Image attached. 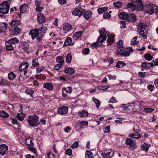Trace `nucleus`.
<instances>
[{"mask_svg":"<svg viewBox=\"0 0 158 158\" xmlns=\"http://www.w3.org/2000/svg\"><path fill=\"white\" fill-rule=\"evenodd\" d=\"M45 68V67L43 66H41L39 68H37L36 69L37 73H39L41 72Z\"/></svg>","mask_w":158,"mask_h":158,"instance_id":"58","label":"nucleus"},{"mask_svg":"<svg viewBox=\"0 0 158 158\" xmlns=\"http://www.w3.org/2000/svg\"><path fill=\"white\" fill-rule=\"evenodd\" d=\"M21 30V29L19 27H15L12 30V35L15 36L17 35L20 32Z\"/></svg>","mask_w":158,"mask_h":158,"instance_id":"30","label":"nucleus"},{"mask_svg":"<svg viewBox=\"0 0 158 158\" xmlns=\"http://www.w3.org/2000/svg\"><path fill=\"white\" fill-rule=\"evenodd\" d=\"M21 24V21L19 20H14L10 23V24L12 27H16Z\"/></svg>","mask_w":158,"mask_h":158,"instance_id":"27","label":"nucleus"},{"mask_svg":"<svg viewBox=\"0 0 158 158\" xmlns=\"http://www.w3.org/2000/svg\"><path fill=\"white\" fill-rule=\"evenodd\" d=\"M7 26L8 24L6 23H0V33L5 32Z\"/></svg>","mask_w":158,"mask_h":158,"instance_id":"23","label":"nucleus"},{"mask_svg":"<svg viewBox=\"0 0 158 158\" xmlns=\"http://www.w3.org/2000/svg\"><path fill=\"white\" fill-rule=\"evenodd\" d=\"M116 100L114 97H112L108 101V102L110 103H115L116 102Z\"/></svg>","mask_w":158,"mask_h":158,"instance_id":"63","label":"nucleus"},{"mask_svg":"<svg viewBox=\"0 0 158 158\" xmlns=\"http://www.w3.org/2000/svg\"><path fill=\"white\" fill-rule=\"evenodd\" d=\"M28 10V6L26 4H23L20 7V11L21 13H25Z\"/></svg>","mask_w":158,"mask_h":158,"instance_id":"14","label":"nucleus"},{"mask_svg":"<svg viewBox=\"0 0 158 158\" xmlns=\"http://www.w3.org/2000/svg\"><path fill=\"white\" fill-rule=\"evenodd\" d=\"M29 64L27 62L22 63L19 67V69L20 71H23V70H27L28 69Z\"/></svg>","mask_w":158,"mask_h":158,"instance_id":"22","label":"nucleus"},{"mask_svg":"<svg viewBox=\"0 0 158 158\" xmlns=\"http://www.w3.org/2000/svg\"><path fill=\"white\" fill-rule=\"evenodd\" d=\"M137 31L139 35L144 39L147 37L148 34L147 26V25L143 23H139L137 26Z\"/></svg>","mask_w":158,"mask_h":158,"instance_id":"4","label":"nucleus"},{"mask_svg":"<svg viewBox=\"0 0 158 158\" xmlns=\"http://www.w3.org/2000/svg\"><path fill=\"white\" fill-rule=\"evenodd\" d=\"M128 136L129 137L132 138L136 139H139L141 138V135L139 134H129Z\"/></svg>","mask_w":158,"mask_h":158,"instance_id":"36","label":"nucleus"},{"mask_svg":"<svg viewBox=\"0 0 158 158\" xmlns=\"http://www.w3.org/2000/svg\"><path fill=\"white\" fill-rule=\"evenodd\" d=\"M8 147L6 144H3L0 145V154L5 155L8 153Z\"/></svg>","mask_w":158,"mask_h":158,"instance_id":"13","label":"nucleus"},{"mask_svg":"<svg viewBox=\"0 0 158 158\" xmlns=\"http://www.w3.org/2000/svg\"><path fill=\"white\" fill-rule=\"evenodd\" d=\"M79 146V143L77 141H76L73 143L70 146V147L73 149L76 148L78 147Z\"/></svg>","mask_w":158,"mask_h":158,"instance_id":"54","label":"nucleus"},{"mask_svg":"<svg viewBox=\"0 0 158 158\" xmlns=\"http://www.w3.org/2000/svg\"><path fill=\"white\" fill-rule=\"evenodd\" d=\"M106 61L108 62L109 63V64H111L113 63L114 60L112 57H108L106 59Z\"/></svg>","mask_w":158,"mask_h":158,"instance_id":"52","label":"nucleus"},{"mask_svg":"<svg viewBox=\"0 0 158 158\" xmlns=\"http://www.w3.org/2000/svg\"><path fill=\"white\" fill-rule=\"evenodd\" d=\"M129 14L125 12H122L118 14V17L122 19H128L129 18Z\"/></svg>","mask_w":158,"mask_h":158,"instance_id":"25","label":"nucleus"},{"mask_svg":"<svg viewBox=\"0 0 158 158\" xmlns=\"http://www.w3.org/2000/svg\"><path fill=\"white\" fill-rule=\"evenodd\" d=\"M143 8L144 6L142 0H134L133 2L130 3L127 5V9L129 11H140Z\"/></svg>","mask_w":158,"mask_h":158,"instance_id":"3","label":"nucleus"},{"mask_svg":"<svg viewBox=\"0 0 158 158\" xmlns=\"http://www.w3.org/2000/svg\"><path fill=\"white\" fill-rule=\"evenodd\" d=\"M32 141L31 137H29L28 138L26 139L25 143L29 146H33L34 143L32 142Z\"/></svg>","mask_w":158,"mask_h":158,"instance_id":"37","label":"nucleus"},{"mask_svg":"<svg viewBox=\"0 0 158 158\" xmlns=\"http://www.w3.org/2000/svg\"><path fill=\"white\" fill-rule=\"evenodd\" d=\"M38 21L39 23H43L45 21V18L44 15L42 13H40L37 15Z\"/></svg>","mask_w":158,"mask_h":158,"instance_id":"16","label":"nucleus"},{"mask_svg":"<svg viewBox=\"0 0 158 158\" xmlns=\"http://www.w3.org/2000/svg\"><path fill=\"white\" fill-rule=\"evenodd\" d=\"M39 118L36 115H29L27 119L28 125L30 127H36L38 126L40 124L39 122Z\"/></svg>","mask_w":158,"mask_h":158,"instance_id":"6","label":"nucleus"},{"mask_svg":"<svg viewBox=\"0 0 158 158\" xmlns=\"http://www.w3.org/2000/svg\"><path fill=\"white\" fill-rule=\"evenodd\" d=\"M137 37V36H135L132 39L131 42V45H136L139 43V41H136Z\"/></svg>","mask_w":158,"mask_h":158,"instance_id":"46","label":"nucleus"},{"mask_svg":"<svg viewBox=\"0 0 158 158\" xmlns=\"http://www.w3.org/2000/svg\"><path fill=\"white\" fill-rule=\"evenodd\" d=\"M151 145L146 143H144L141 146V148L146 152L148 151L149 148Z\"/></svg>","mask_w":158,"mask_h":158,"instance_id":"41","label":"nucleus"},{"mask_svg":"<svg viewBox=\"0 0 158 158\" xmlns=\"http://www.w3.org/2000/svg\"><path fill=\"white\" fill-rule=\"evenodd\" d=\"M29 45L27 43H24L23 44L22 49L25 52H27L29 48Z\"/></svg>","mask_w":158,"mask_h":158,"instance_id":"51","label":"nucleus"},{"mask_svg":"<svg viewBox=\"0 0 158 158\" xmlns=\"http://www.w3.org/2000/svg\"><path fill=\"white\" fill-rule=\"evenodd\" d=\"M88 123L86 121H81L78 123L80 130H82L88 127Z\"/></svg>","mask_w":158,"mask_h":158,"instance_id":"17","label":"nucleus"},{"mask_svg":"<svg viewBox=\"0 0 158 158\" xmlns=\"http://www.w3.org/2000/svg\"><path fill=\"white\" fill-rule=\"evenodd\" d=\"M154 109L152 108H145L143 109V111L146 113H151L154 111Z\"/></svg>","mask_w":158,"mask_h":158,"instance_id":"56","label":"nucleus"},{"mask_svg":"<svg viewBox=\"0 0 158 158\" xmlns=\"http://www.w3.org/2000/svg\"><path fill=\"white\" fill-rule=\"evenodd\" d=\"M25 93L26 94L29 95L31 97L33 98V94L34 93V91L32 90H27L25 91Z\"/></svg>","mask_w":158,"mask_h":158,"instance_id":"57","label":"nucleus"},{"mask_svg":"<svg viewBox=\"0 0 158 158\" xmlns=\"http://www.w3.org/2000/svg\"><path fill=\"white\" fill-rule=\"evenodd\" d=\"M133 51L131 48H123L121 49H117V53L122 56H128Z\"/></svg>","mask_w":158,"mask_h":158,"instance_id":"7","label":"nucleus"},{"mask_svg":"<svg viewBox=\"0 0 158 158\" xmlns=\"http://www.w3.org/2000/svg\"><path fill=\"white\" fill-rule=\"evenodd\" d=\"M16 118L19 121H22L24 119V116L23 114H18L16 115Z\"/></svg>","mask_w":158,"mask_h":158,"instance_id":"50","label":"nucleus"},{"mask_svg":"<svg viewBox=\"0 0 158 158\" xmlns=\"http://www.w3.org/2000/svg\"><path fill=\"white\" fill-rule=\"evenodd\" d=\"M85 158H93V153L89 150H86L85 153Z\"/></svg>","mask_w":158,"mask_h":158,"instance_id":"38","label":"nucleus"},{"mask_svg":"<svg viewBox=\"0 0 158 158\" xmlns=\"http://www.w3.org/2000/svg\"><path fill=\"white\" fill-rule=\"evenodd\" d=\"M84 32V31H78L75 32L73 35V39L76 40H77Z\"/></svg>","mask_w":158,"mask_h":158,"instance_id":"15","label":"nucleus"},{"mask_svg":"<svg viewBox=\"0 0 158 158\" xmlns=\"http://www.w3.org/2000/svg\"><path fill=\"white\" fill-rule=\"evenodd\" d=\"M141 67L145 69H149L154 66V64L151 63L143 62L141 64Z\"/></svg>","mask_w":158,"mask_h":158,"instance_id":"21","label":"nucleus"},{"mask_svg":"<svg viewBox=\"0 0 158 158\" xmlns=\"http://www.w3.org/2000/svg\"><path fill=\"white\" fill-rule=\"evenodd\" d=\"M90 52L89 49L88 48H85L83 49L82 53L84 55H87Z\"/></svg>","mask_w":158,"mask_h":158,"instance_id":"53","label":"nucleus"},{"mask_svg":"<svg viewBox=\"0 0 158 158\" xmlns=\"http://www.w3.org/2000/svg\"><path fill=\"white\" fill-rule=\"evenodd\" d=\"M11 0H7L3 1L0 5V13L3 14H6L9 11L10 5Z\"/></svg>","mask_w":158,"mask_h":158,"instance_id":"5","label":"nucleus"},{"mask_svg":"<svg viewBox=\"0 0 158 158\" xmlns=\"http://www.w3.org/2000/svg\"><path fill=\"white\" fill-rule=\"evenodd\" d=\"M56 61L59 64H61L63 65L64 62V58L61 56H58L56 58Z\"/></svg>","mask_w":158,"mask_h":158,"instance_id":"32","label":"nucleus"},{"mask_svg":"<svg viewBox=\"0 0 158 158\" xmlns=\"http://www.w3.org/2000/svg\"><path fill=\"white\" fill-rule=\"evenodd\" d=\"M72 150L70 148H68L65 151L66 154L69 156H71L72 155Z\"/></svg>","mask_w":158,"mask_h":158,"instance_id":"60","label":"nucleus"},{"mask_svg":"<svg viewBox=\"0 0 158 158\" xmlns=\"http://www.w3.org/2000/svg\"><path fill=\"white\" fill-rule=\"evenodd\" d=\"M144 56L145 59L148 61H151L152 60L153 58L152 56L149 53L145 54Z\"/></svg>","mask_w":158,"mask_h":158,"instance_id":"47","label":"nucleus"},{"mask_svg":"<svg viewBox=\"0 0 158 158\" xmlns=\"http://www.w3.org/2000/svg\"><path fill=\"white\" fill-rule=\"evenodd\" d=\"M61 64H56L54 67V69L58 70L62 66Z\"/></svg>","mask_w":158,"mask_h":158,"instance_id":"64","label":"nucleus"},{"mask_svg":"<svg viewBox=\"0 0 158 158\" xmlns=\"http://www.w3.org/2000/svg\"><path fill=\"white\" fill-rule=\"evenodd\" d=\"M147 10L146 12L148 14L152 15L157 10L158 7L156 5L153 3L147 4L146 6Z\"/></svg>","mask_w":158,"mask_h":158,"instance_id":"8","label":"nucleus"},{"mask_svg":"<svg viewBox=\"0 0 158 158\" xmlns=\"http://www.w3.org/2000/svg\"><path fill=\"white\" fill-rule=\"evenodd\" d=\"M16 75L12 72H10L8 74V78L10 81L14 79L16 77Z\"/></svg>","mask_w":158,"mask_h":158,"instance_id":"33","label":"nucleus"},{"mask_svg":"<svg viewBox=\"0 0 158 158\" xmlns=\"http://www.w3.org/2000/svg\"><path fill=\"white\" fill-rule=\"evenodd\" d=\"M108 9V7H103L99 8L97 10L98 13L99 14H102L105 11L107 10Z\"/></svg>","mask_w":158,"mask_h":158,"instance_id":"44","label":"nucleus"},{"mask_svg":"<svg viewBox=\"0 0 158 158\" xmlns=\"http://www.w3.org/2000/svg\"><path fill=\"white\" fill-rule=\"evenodd\" d=\"M110 152H108L106 153H102L101 156L103 158H111L110 157Z\"/></svg>","mask_w":158,"mask_h":158,"instance_id":"48","label":"nucleus"},{"mask_svg":"<svg viewBox=\"0 0 158 158\" xmlns=\"http://www.w3.org/2000/svg\"><path fill=\"white\" fill-rule=\"evenodd\" d=\"M43 87L48 90L51 91L53 89L54 86L51 83H46L44 84Z\"/></svg>","mask_w":158,"mask_h":158,"instance_id":"24","label":"nucleus"},{"mask_svg":"<svg viewBox=\"0 0 158 158\" xmlns=\"http://www.w3.org/2000/svg\"><path fill=\"white\" fill-rule=\"evenodd\" d=\"M117 47V50L118 49H121L124 48L123 43L122 40H120L118 42Z\"/></svg>","mask_w":158,"mask_h":158,"instance_id":"42","label":"nucleus"},{"mask_svg":"<svg viewBox=\"0 0 158 158\" xmlns=\"http://www.w3.org/2000/svg\"><path fill=\"white\" fill-rule=\"evenodd\" d=\"M64 72L67 73L72 74L74 73L75 70L72 68H66L64 70Z\"/></svg>","mask_w":158,"mask_h":158,"instance_id":"35","label":"nucleus"},{"mask_svg":"<svg viewBox=\"0 0 158 158\" xmlns=\"http://www.w3.org/2000/svg\"><path fill=\"white\" fill-rule=\"evenodd\" d=\"M137 102H133L132 103L128 104V107L131 108L133 110L135 109V110H137L139 108V106Z\"/></svg>","mask_w":158,"mask_h":158,"instance_id":"19","label":"nucleus"},{"mask_svg":"<svg viewBox=\"0 0 158 158\" xmlns=\"http://www.w3.org/2000/svg\"><path fill=\"white\" fill-rule=\"evenodd\" d=\"M27 149L35 154V153L36 152V151L35 149L32 146H29L27 147Z\"/></svg>","mask_w":158,"mask_h":158,"instance_id":"59","label":"nucleus"},{"mask_svg":"<svg viewBox=\"0 0 158 158\" xmlns=\"http://www.w3.org/2000/svg\"><path fill=\"white\" fill-rule=\"evenodd\" d=\"M19 41V40L16 37L11 38L7 41L8 44H14L18 43Z\"/></svg>","mask_w":158,"mask_h":158,"instance_id":"28","label":"nucleus"},{"mask_svg":"<svg viewBox=\"0 0 158 158\" xmlns=\"http://www.w3.org/2000/svg\"><path fill=\"white\" fill-rule=\"evenodd\" d=\"M68 111V108L65 106H61L57 109V112L60 115L66 114Z\"/></svg>","mask_w":158,"mask_h":158,"instance_id":"11","label":"nucleus"},{"mask_svg":"<svg viewBox=\"0 0 158 158\" xmlns=\"http://www.w3.org/2000/svg\"><path fill=\"white\" fill-rule=\"evenodd\" d=\"M125 144L129 145V148L132 150H134L136 148L135 141L131 138H127L125 140Z\"/></svg>","mask_w":158,"mask_h":158,"instance_id":"9","label":"nucleus"},{"mask_svg":"<svg viewBox=\"0 0 158 158\" xmlns=\"http://www.w3.org/2000/svg\"><path fill=\"white\" fill-rule=\"evenodd\" d=\"M6 49L8 51H12L14 49V47L11 44H8L6 46Z\"/></svg>","mask_w":158,"mask_h":158,"instance_id":"55","label":"nucleus"},{"mask_svg":"<svg viewBox=\"0 0 158 158\" xmlns=\"http://www.w3.org/2000/svg\"><path fill=\"white\" fill-rule=\"evenodd\" d=\"M62 96L63 97H66L67 96V94H71L73 91L72 88L71 87H63L62 88Z\"/></svg>","mask_w":158,"mask_h":158,"instance_id":"12","label":"nucleus"},{"mask_svg":"<svg viewBox=\"0 0 158 158\" xmlns=\"http://www.w3.org/2000/svg\"><path fill=\"white\" fill-rule=\"evenodd\" d=\"M72 28V26L68 23H66L63 27V30L65 33L70 31Z\"/></svg>","mask_w":158,"mask_h":158,"instance_id":"20","label":"nucleus"},{"mask_svg":"<svg viewBox=\"0 0 158 158\" xmlns=\"http://www.w3.org/2000/svg\"><path fill=\"white\" fill-rule=\"evenodd\" d=\"M94 102L95 103L96 107L97 109H98L101 104V102L99 100L93 97L92 98Z\"/></svg>","mask_w":158,"mask_h":158,"instance_id":"40","label":"nucleus"},{"mask_svg":"<svg viewBox=\"0 0 158 158\" xmlns=\"http://www.w3.org/2000/svg\"><path fill=\"white\" fill-rule=\"evenodd\" d=\"M74 43V42L72 41L71 38L68 37L66 39L64 44V46L73 45Z\"/></svg>","mask_w":158,"mask_h":158,"instance_id":"18","label":"nucleus"},{"mask_svg":"<svg viewBox=\"0 0 158 158\" xmlns=\"http://www.w3.org/2000/svg\"><path fill=\"white\" fill-rule=\"evenodd\" d=\"M78 116L80 117H86L88 115V113L85 110H82L78 113Z\"/></svg>","mask_w":158,"mask_h":158,"instance_id":"34","label":"nucleus"},{"mask_svg":"<svg viewBox=\"0 0 158 158\" xmlns=\"http://www.w3.org/2000/svg\"><path fill=\"white\" fill-rule=\"evenodd\" d=\"M100 34L98 36L97 41L100 43H102L105 41L107 37V39L106 40V43L108 45H110L115 42L114 37L115 35L113 34H110L108 31H106L104 28H102L100 30H99Z\"/></svg>","mask_w":158,"mask_h":158,"instance_id":"1","label":"nucleus"},{"mask_svg":"<svg viewBox=\"0 0 158 158\" xmlns=\"http://www.w3.org/2000/svg\"><path fill=\"white\" fill-rule=\"evenodd\" d=\"M9 114L4 110L0 111V116L3 118H7L9 117Z\"/></svg>","mask_w":158,"mask_h":158,"instance_id":"39","label":"nucleus"},{"mask_svg":"<svg viewBox=\"0 0 158 158\" xmlns=\"http://www.w3.org/2000/svg\"><path fill=\"white\" fill-rule=\"evenodd\" d=\"M32 65L33 66H37L39 65V64L38 62V60L37 59H34L32 61Z\"/></svg>","mask_w":158,"mask_h":158,"instance_id":"62","label":"nucleus"},{"mask_svg":"<svg viewBox=\"0 0 158 158\" xmlns=\"http://www.w3.org/2000/svg\"><path fill=\"white\" fill-rule=\"evenodd\" d=\"M72 56L71 54L69 53L66 56V61L68 64L70 63L72 60Z\"/></svg>","mask_w":158,"mask_h":158,"instance_id":"45","label":"nucleus"},{"mask_svg":"<svg viewBox=\"0 0 158 158\" xmlns=\"http://www.w3.org/2000/svg\"><path fill=\"white\" fill-rule=\"evenodd\" d=\"M47 30V28L45 27H41L38 28H35L31 30L29 34L31 35L32 40L36 39L37 41L39 42L42 40Z\"/></svg>","mask_w":158,"mask_h":158,"instance_id":"2","label":"nucleus"},{"mask_svg":"<svg viewBox=\"0 0 158 158\" xmlns=\"http://www.w3.org/2000/svg\"><path fill=\"white\" fill-rule=\"evenodd\" d=\"M106 77H107L110 80H115L116 78V77L115 75L111 74L106 75Z\"/></svg>","mask_w":158,"mask_h":158,"instance_id":"49","label":"nucleus"},{"mask_svg":"<svg viewBox=\"0 0 158 158\" xmlns=\"http://www.w3.org/2000/svg\"><path fill=\"white\" fill-rule=\"evenodd\" d=\"M85 10L80 7H77L73 11L72 14L74 15L81 16L84 12Z\"/></svg>","mask_w":158,"mask_h":158,"instance_id":"10","label":"nucleus"},{"mask_svg":"<svg viewBox=\"0 0 158 158\" xmlns=\"http://www.w3.org/2000/svg\"><path fill=\"white\" fill-rule=\"evenodd\" d=\"M136 16L135 14L133 13H130L128 18V21L129 22H135L136 20Z\"/></svg>","mask_w":158,"mask_h":158,"instance_id":"29","label":"nucleus"},{"mask_svg":"<svg viewBox=\"0 0 158 158\" xmlns=\"http://www.w3.org/2000/svg\"><path fill=\"white\" fill-rule=\"evenodd\" d=\"M126 65V63L124 62L118 61L117 63L116 67L118 68H122L123 66H125Z\"/></svg>","mask_w":158,"mask_h":158,"instance_id":"43","label":"nucleus"},{"mask_svg":"<svg viewBox=\"0 0 158 158\" xmlns=\"http://www.w3.org/2000/svg\"><path fill=\"white\" fill-rule=\"evenodd\" d=\"M113 4L115 7L117 8H119L122 6V3L120 2H115Z\"/></svg>","mask_w":158,"mask_h":158,"instance_id":"61","label":"nucleus"},{"mask_svg":"<svg viewBox=\"0 0 158 158\" xmlns=\"http://www.w3.org/2000/svg\"><path fill=\"white\" fill-rule=\"evenodd\" d=\"M92 12L90 11H85L83 15V16L86 19H89L91 16Z\"/></svg>","mask_w":158,"mask_h":158,"instance_id":"31","label":"nucleus"},{"mask_svg":"<svg viewBox=\"0 0 158 158\" xmlns=\"http://www.w3.org/2000/svg\"><path fill=\"white\" fill-rule=\"evenodd\" d=\"M0 85L9 86L10 85V81L7 79H2L0 81Z\"/></svg>","mask_w":158,"mask_h":158,"instance_id":"26","label":"nucleus"}]
</instances>
